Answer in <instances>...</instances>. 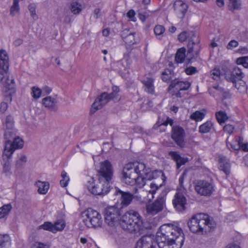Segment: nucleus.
I'll return each instance as SVG.
<instances>
[{
  "label": "nucleus",
  "instance_id": "f257e3e1",
  "mask_svg": "<svg viewBox=\"0 0 248 248\" xmlns=\"http://www.w3.org/2000/svg\"><path fill=\"white\" fill-rule=\"evenodd\" d=\"M156 242L149 235L141 237L137 242L135 248H181L185 237L182 230L170 224L161 226L156 234Z\"/></svg>",
  "mask_w": 248,
  "mask_h": 248
},
{
  "label": "nucleus",
  "instance_id": "f03ea898",
  "mask_svg": "<svg viewBox=\"0 0 248 248\" xmlns=\"http://www.w3.org/2000/svg\"><path fill=\"white\" fill-rule=\"evenodd\" d=\"M190 231L194 233L203 235L213 231L217 224L213 218L203 213L193 215L187 222Z\"/></svg>",
  "mask_w": 248,
  "mask_h": 248
},
{
  "label": "nucleus",
  "instance_id": "7ed1b4c3",
  "mask_svg": "<svg viewBox=\"0 0 248 248\" xmlns=\"http://www.w3.org/2000/svg\"><path fill=\"white\" fill-rule=\"evenodd\" d=\"M120 225L124 230L132 233L142 230V220L137 211L131 210L122 216Z\"/></svg>",
  "mask_w": 248,
  "mask_h": 248
},
{
  "label": "nucleus",
  "instance_id": "20e7f679",
  "mask_svg": "<svg viewBox=\"0 0 248 248\" xmlns=\"http://www.w3.org/2000/svg\"><path fill=\"white\" fill-rule=\"evenodd\" d=\"M83 221L89 228L101 227L103 224V219L101 214L93 208H89L82 213Z\"/></svg>",
  "mask_w": 248,
  "mask_h": 248
},
{
  "label": "nucleus",
  "instance_id": "39448f33",
  "mask_svg": "<svg viewBox=\"0 0 248 248\" xmlns=\"http://www.w3.org/2000/svg\"><path fill=\"white\" fill-rule=\"evenodd\" d=\"M89 191L95 196L103 197L107 195L111 189V186L105 182L98 181L95 182L93 178H91L86 184Z\"/></svg>",
  "mask_w": 248,
  "mask_h": 248
},
{
  "label": "nucleus",
  "instance_id": "423d86ee",
  "mask_svg": "<svg viewBox=\"0 0 248 248\" xmlns=\"http://www.w3.org/2000/svg\"><path fill=\"white\" fill-rule=\"evenodd\" d=\"M97 177L98 181L105 182L110 185L114 177V170L110 162L105 160L100 164Z\"/></svg>",
  "mask_w": 248,
  "mask_h": 248
},
{
  "label": "nucleus",
  "instance_id": "0eeeda50",
  "mask_svg": "<svg viewBox=\"0 0 248 248\" xmlns=\"http://www.w3.org/2000/svg\"><path fill=\"white\" fill-rule=\"evenodd\" d=\"M137 175H153V173L147 172L145 165L143 163H139L136 166L133 163L125 165L122 175L136 176Z\"/></svg>",
  "mask_w": 248,
  "mask_h": 248
},
{
  "label": "nucleus",
  "instance_id": "6e6552de",
  "mask_svg": "<svg viewBox=\"0 0 248 248\" xmlns=\"http://www.w3.org/2000/svg\"><path fill=\"white\" fill-rule=\"evenodd\" d=\"M196 192L200 195L210 197L215 191V186L212 180H199L197 181L194 185Z\"/></svg>",
  "mask_w": 248,
  "mask_h": 248
},
{
  "label": "nucleus",
  "instance_id": "1a4fd4ad",
  "mask_svg": "<svg viewBox=\"0 0 248 248\" xmlns=\"http://www.w3.org/2000/svg\"><path fill=\"white\" fill-rule=\"evenodd\" d=\"M121 209L114 206L108 207L104 211L105 221L110 226H114L120 221Z\"/></svg>",
  "mask_w": 248,
  "mask_h": 248
},
{
  "label": "nucleus",
  "instance_id": "9d476101",
  "mask_svg": "<svg viewBox=\"0 0 248 248\" xmlns=\"http://www.w3.org/2000/svg\"><path fill=\"white\" fill-rule=\"evenodd\" d=\"M154 178L153 175H137L136 176L122 175L121 177V180L125 184L136 185L139 188H142L145 185L147 180H151Z\"/></svg>",
  "mask_w": 248,
  "mask_h": 248
},
{
  "label": "nucleus",
  "instance_id": "9b49d317",
  "mask_svg": "<svg viewBox=\"0 0 248 248\" xmlns=\"http://www.w3.org/2000/svg\"><path fill=\"white\" fill-rule=\"evenodd\" d=\"M201 50L200 40L198 38L196 40L191 38L188 41L187 44V51L186 54V60L188 63L192 62L199 56Z\"/></svg>",
  "mask_w": 248,
  "mask_h": 248
},
{
  "label": "nucleus",
  "instance_id": "f8f14e48",
  "mask_svg": "<svg viewBox=\"0 0 248 248\" xmlns=\"http://www.w3.org/2000/svg\"><path fill=\"white\" fill-rule=\"evenodd\" d=\"M115 97H116V93H111L109 94L106 92L102 93L95 99L91 109V112L93 113L97 110L101 109L103 106Z\"/></svg>",
  "mask_w": 248,
  "mask_h": 248
},
{
  "label": "nucleus",
  "instance_id": "ddd939ff",
  "mask_svg": "<svg viewBox=\"0 0 248 248\" xmlns=\"http://www.w3.org/2000/svg\"><path fill=\"white\" fill-rule=\"evenodd\" d=\"M185 136V131L183 127L179 125H174L172 127L171 137L180 148L184 147L186 145Z\"/></svg>",
  "mask_w": 248,
  "mask_h": 248
},
{
  "label": "nucleus",
  "instance_id": "4468645a",
  "mask_svg": "<svg viewBox=\"0 0 248 248\" xmlns=\"http://www.w3.org/2000/svg\"><path fill=\"white\" fill-rule=\"evenodd\" d=\"M23 145V140L18 137H17L14 138L13 142L10 140L5 141L4 148L3 151H7V153H10V155H13L16 150L22 148Z\"/></svg>",
  "mask_w": 248,
  "mask_h": 248
},
{
  "label": "nucleus",
  "instance_id": "2eb2a0df",
  "mask_svg": "<svg viewBox=\"0 0 248 248\" xmlns=\"http://www.w3.org/2000/svg\"><path fill=\"white\" fill-rule=\"evenodd\" d=\"M165 202V197H158L153 203L147 206V213L152 215L156 214L163 209Z\"/></svg>",
  "mask_w": 248,
  "mask_h": 248
},
{
  "label": "nucleus",
  "instance_id": "dca6fc26",
  "mask_svg": "<svg viewBox=\"0 0 248 248\" xmlns=\"http://www.w3.org/2000/svg\"><path fill=\"white\" fill-rule=\"evenodd\" d=\"M121 36L125 44L129 46L137 43L138 38L136 37V33L129 29H124L120 33Z\"/></svg>",
  "mask_w": 248,
  "mask_h": 248
},
{
  "label": "nucleus",
  "instance_id": "f3484780",
  "mask_svg": "<svg viewBox=\"0 0 248 248\" xmlns=\"http://www.w3.org/2000/svg\"><path fill=\"white\" fill-rule=\"evenodd\" d=\"M174 207L179 212H182L186 209V199L182 193L177 192L172 201Z\"/></svg>",
  "mask_w": 248,
  "mask_h": 248
},
{
  "label": "nucleus",
  "instance_id": "a211bd4d",
  "mask_svg": "<svg viewBox=\"0 0 248 248\" xmlns=\"http://www.w3.org/2000/svg\"><path fill=\"white\" fill-rule=\"evenodd\" d=\"M7 151H3L2 155V162L1 165L2 166V171L6 175H10L12 173L11 170V163L12 155L10 153H7Z\"/></svg>",
  "mask_w": 248,
  "mask_h": 248
},
{
  "label": "nucleus",
  "instance_id": "6ab92c4d",
  "mask_svg": "<svg viewBox=\"0 0 248 248\" xmlns=\"http://www.w3.org/2000/svg\"><path fill=\"white\" fill-rule=\"evenodd\" d=\"M244 77V73L238 67H234L230 73L225 74L226 80L232 83H235L237 80H242Z\"/></svg>",
  "mask_w": 248,
  "mask_h": 248
},
{
  "label": "nucleus",
  "instance_id": "aec40b11",
  "mask_svg": "<svg viewBox=\"0 0 248 248\" xmlns=\"http://www.w3.org/2000/svg\"><path fill=\"white\" fill-rule=\"evenodd\" d=\"M144 91L146 93L153 94L155 93V78L152 76H144L141 79Z\"/></svg>",
  "mask_w": 248,
  "mask_h": 248
},
{
  "label": "nucleus",
  "instance_id": "412c9836",
  "mask_svg": "<svg viewBox=\"0 0 248 248\" xmlns=\"http://www.w3.org/2000/svg\"><path fill=\"white\" fill-rule=\"evenodd\" d=\"M9 68V58L6 51L0 50V81L1 80L2 74Z\"/></svg>",
  "mask_w": 248,
  "mask_h": 248
},
{
  "label": "nucleus",
  "instance_id": "4be33fe9",
  "mask_svg": "<svg viewBox=\"0 0 248 248\" xmlns=\"http://www.w3.org/2000/svg\"><path fill=\"white\" fill-rule=\"evenodd\" d=\"M114 195L120 197L122 200L121 204L123 206L128 205L134 198L133 195L131 193L123 191L118 188H115Z\"/></svg>",
  "mask_w": 248,
  "mask_h": 248
},
{
  "label": "nucleus",
  "instance_id": "5701e85b",
  "mask_svg": "<svg viewBox=\"0 0 248 248\" xmlns=\"http://www.w3.org/2000/svg\"><path fill=\"white\" fill-rule=\"evenodd\" d=\"M190 83L187 81H181L178 78L172 80L168 87V90H171L173 88L179 91H186L189 89Z\"/></svg>",
  "mask_w": 248,
  "mask_h": 248
},
{
  "label": "nucleus",
  "instance_id": "b1692460",
  "mask_svg": "<svg viewBox=\"0 0 248 248\" xmlns=\"http://www.w3.org/2000/svg\"><path fill=\"white\" fill-rule=\"evenodd\" d=\"M175 13L181 18H183L187 12L188 5L182 0H176L173 4Z\"/></svg>",
  "mask_w": 248,
  "mask_h": 248
},
{
  "label": "nucleus",
  "instance_id": "393cba45",
  "mask_svg": "<svg viewBox=\"0 0 248 248\" xmlns=\"http://www.w3.org/2000/svg\"><path fill=\"white\" fill-rule=\"evenodd\" d=\"M168 155L171 159L176 162L177 169H179L181 166L185 165L188 160L187 158L182 157L177 151H170Z\"/></svg>",
  "mask_w": 248,
  "mask_h": 248
},
{
  "label": "nucleus",
  "instance_id": "a878e982",
  "mask_svg": "<svg viewBox=\"0 0 248 248\" xmlns=\"http://www.w3.org/2000/svg\"><path fill=\"white\" fill-rule=\"evenodd\" d=\"M7 71L2 74L1 80L0 81V85H3L8 90L13 89L15 86V80L12 76H7Z\"/></svg>",
  "mask_w": 248,
  "mask_h": 248
},
{
  "label": "nucleus",
  "instance_id": "bb28decb",
  "mask_svg": "<svg viewBox=\"0 0 248 248\" xmlns=\"http://www.w3.org/2000/svg\"><path fill=\"white\" fill-rule=\"evenodd\" d=\"M219 168L227 176L230 173L231 164L230 161L226 157L224 156H219Z\"/></svg>",
  "mask_w": 248,
  "mask_h": 248
},
{
  "label": "nucleus",
  "instance_id": "cd10ccee",
  "mask_svg": "<svg viewBox=\"0 0 248 248\" xmlns=\"http://www.w3.org/2000/svg\"><path fill=\"white\" fill-rule=\"evenodd\" d=\"M42 103L45 107L48 108L52 110L56 111L57 109L56 107L57 101L55 98L51 96H47L43 98Z\"/></svg>",
  "mask_w": 248,
  "mask_h": 248
},
{
  "label": "nucleus",
  "instance_id": "c85d7f7f",
  "mask_svg": "<svg viewBox=\"0 0 248 248\" xmlns=\"http://www.w3.org/2000/svg\"><path fill=\"white\" fill-rule=\"evenodd\" d=\"M243 141V139L242 138L236 137L232 142H227V146L230 150H238L241 148V145Z\"/></svg>",
  "mask_w": 248,
  "mask_h": 248
},
{
  "label": "nucleus",
  "instance_id": "c756f323",
  "mask_svg": "<svg viewBox=\"0 0 248 248\" xmlns=\"http://www.w3.org/2000/svg\"><path fill=\"white\" fill-rule=\"evenodd\" d=\"M186 49L183 47L177 49L175 54V61L176 63H182L184 62L186 56Z\"/></svg>",
  "mask_w": 248,
  "mask_h": 248
},
{
  "label": "nucleus",
  "instance_id": "7c9ffc66",
  "mask_svg": "<svg viewBox=\"0 0 248 248\" xmlns=\"http://www.w3.org/2000/svg\"><path fill=\"white\" fill-rule=\"evenodd\" d=\"M228 9L233 12L235 10H239L241 9L242 4L241 0H228Z\"/></svg>",
  "mask_w": 248,
  "mask_h": 248
},
{
  "label": "nucleus",
  "instance_id": "2f4dec72",
  "mask_svg": "<svg viewBox=\"0 0 248 248\" xmlns=\"http://www.w3.org/2000/svg\"><path fill=\"white\" fill-rule=\"evenodd\" d=\"M36 186L38 187V192L41 194H46L49 187V184L47 182H42L38 181L36 182Z\"/></svg>",
  "mask_w": 248,
  "mask_h": 248
},
{
  "label": "nucleus",
  "instance_id": "473e14b6",
  "mask_svg": "<svg viewBox=\"0 0 248 248\" xmlns=\"http://www.w3.org/2000/svg\"><path fill=\"white\" fill-rule=\"evenodd\" d=\"M174 76V73L172 70L167 69L162 72L161 79L165 82H170Z\"/></svg>",
  "mask_w": 248,
  "mask_h": 248
},
{
  "label": "nucleus",
  "instance_id": "72a5a7b5",
  "mask_svg": "<svg viewBox=\"0 0 248 248\" xmlns=\"http://www.w3.org/2000/svg\"><path fill=\"white\" fill-rule=\"evenodd\" d=\"M118 71L121 72L127 71L130 68V63L127 59H122L116 63Z\"/></svg>",
  "mask_w": 248,
  "mask_h": 248
},
{
  "label": "nucleus",
  "instance_id": "f704fd0d",
  "mask_svg": "<svg viewBox=\"0 0 248 248\" xmlns=\"http://www.w3.org/2000/svg\"><path fill=\"white\" fill-rule=\"evenodd\" d=\"M10 237L8 234H0V248L10 247L11 245Z\"/></svg>",
  "mask_w": 248,
  "mask_h": 248
},
{
  "label": "nucleus",
  "instance_id": "c9c22d12",
  "mask_svg": "<svg viewBox=\"0 0 248 248\" xmlns=\"http://www.w3.org/2000/svg\"><path fill=\"white\" fill-rule=\"evenodd\" d=\"M213 126L211 121H207L199 126V132L202 134L209 133Z\"/></svg>",
  "mask_w": 248,
  "mask_h": 248
},
{
  "label": "nucleus",
  "instance_id": "e433bc0d",
  "mask_svg": "<svg viewBox=\"0 0 248 248\" xmlns=\"http://www.w3.org/2000/svg\"><path fill=\"white\" fill-rule=\"evenodd\" d=\"M233 84L240 93H244L246 92L247 86L244 81L242 80H237L235 83H233Z\"/></svg>",
  "mask_w": 248,
  "mask_h": 248
},
{
  "label": "nucleus",
  "instance_id": "4c0bfd02",
  "mask_svg": "<svg viewBox=\"0 0 248 248\" xmlns=\"http://www.w3.org/2000/svg\"><path fill=\"white\" fill-rule=\"evenodd\" d=\"M54 226L53 224L51 222L46 221L43 224L39 225L37 227V230L43 229L44 230L48 231L54 233Z\"/></svg>",
  "mask_w": 248,
  "mask_h": 248
},
{
  "label": "nucleus",
  "instance_id": "58836bf2",
  "mask_svg": "<svg viewBox=\"0 0 248 248\" xmlns=\"http://www.w3.org/2000/svg\"><path fill=\"white\" fill-rule=\"evenodd\" d=\"M216 116L218 122L220 124L224 123L228 119L226 113L223 111L217 112L216 113Z\"/></svg>",
  "mask_w": 248,
  "mask_h": 248
},
{
  "label": "nucleus",
  "instance_id": "ea45409f",
  "mask_svg": "<svg viewBox=\"0 0 248 248\" xmlns=\"http://www.w3.org/2000/svg\"><path fill=\"white\" fill-rule=\"evenodd\" d=\"M205 114L201 111H196L192 113L190 116L191 120H195L196 122L202 121L204 117Z\"/></svg>",
  "mask_w": 248,
  "mask_h": 248
},
{
  "label": "nucleus",
  "instance_id": "a19ab883",
  "mask_svg": "<svg viewBox=\"0 0 248 248\" xmlns=\"http://www.w3.org/2000/svg\"><path fill=\"white\" fill-rule=\"evenodd\" d=\"M165 31V28L162 25H156L154 28V32L158 39H161L162 34Z\"/></svg>",
  "mask_w": 248,
  "mask_h": 248
},
{
  "label": "nucleus",
  "instance_id": "79ce46f5",
  "mask_svg": "<svg viewBox=\"0 0 248 248\" xmlns=\"http://www.w3.org/2000/svg\"><path fill=\"white\" fill-rule=\"evenodd\" d=\"M10 204L4 205L0 208V218H3L5 216L7 215L11 209Z\"/></svg>",
  "mask_w": 248,
  "mask_h": 248
},
{
  "label": "nucleus",
  "instance_id": "37998d69",
  "mask_svg": "<svg viewBox=\"0 0 248 248\" xmlns=\"http://www.w3.org/2000/svg\"><path fill=\"white\" fill-rule=\"evenodd\" d=\"M54 233H56L58 231H61L64 228L65 224L62 220H58L53 224Z\"/></svg>",
  "mask_w": 248,
  "mask_h": 248
},
{
  "label": "nucleus",
  "instance_id": "c03bdc74",
  "mask_svg": "<svg viewBox=\"0 0 248 248\" xmlns=\"http://www.w3.org/2000/svg\"><path fill=\"white\" fill-rule=\"evenodd\" d=\"M81 5L79 3L74 2L71 4V10L74 14H79L81 11Z\"/></svg>",
  "mask_w": 248,
  "mask_h": 248
},
{
  "label": "nucleus",
  "instance_id": "a18cd8bd",
  "mask_svg": "<svg viewBox=\"0 0 248 248\" xmlns=\"http://www.w3.org/2000/svg\"><path fill=\"white\" fill-rule=\"evenodd\" d=\"M19 1H13V4L10 8V14L14 16L19 11Z\"/></svg>",
  "mask_w": 248,
  "mask_h": 248
},
{
  "label": "nucleus",
  "instance_id": "49530a36",
  "mask_svg": "<svg viewBox=\"0 0 248 248\" xmlns=\"http://www.w3.org/2000/svg\"><path fill=\"white\" fill-rule=\"evenodd\" d=\"M237 64L242 65L244 67L248 68V56L238 58L236 60Z\"/></svg>",
  "mask_w": 248,
  "mask_h": 248
},
{
  "label": "nucleus",
  "instance_id": "de8ad7c7",
  "mask_svg": "<svg viewBox=\"0 0 248 248\" xmlns=\"http://www.w3.org/2000/svg\"><path fill=\"white\" fill-rule=\"evenodd\" d=\"M42 93V91L38 87H33L31 88L32 97L35 99H37L41 96Z\"/></svg>",
  "mask_w": 248,
  "mask_h": 248
},
{
  "label": "nucleus",
  "instance_id": "09e8293b",
  "mask_svg": "<svg viewBox=\"0 0 248 248\" xmlns=\"http://www.w3.org/2000/svg\"><path fill=\"white\" fill-rule=\"evenodd\" d=\"M15 133L14 131L12 128L10 129H7V130L5 131L4 133V138L6 140H11V139L14 140V138H16L15 137Z\"/></svg>",
  "mask_w": 248,
  "mask_h": 248
},
{
  "label": "nucleus",
  "instance_id": "8fccbe9b",
  "mask_svg": "<svg viewBox=\"0 0 248 248\" xmlns=\"http://www.w3.org/2000/svg\"><path fill=\"white\" fill-rule=\"evenodd\" d=\"M220 71L219 69L215 68L210 71V76L214 80L219 79Z\"/></svg>",
  "mask_w": 248,
  "mask_h": 248
},
{
  "label": "nucleus",
  "instance_id": "3c124183",
  "mask_svg": "<svg viewBox=\"0 0 248 248\" xmlns=\"http://www.w3.org/2000/svg\"><path fill=\"white\" fill-rule=\"evenodd\" d=\"M29 10L31 13V17L33 19L37 18V16L36 14V5L34 3H31L29 4L28 6Z\"/></svg>",
  "mask_w": 248,
  "mask_h": 248
},
{
  "label": "nucleus",
  "instance_id": "603ef678",
  "mask_svg": "<svg viewBox=\"0 0 248 248\" xmlns=\"http://www.w3.org/2000/svg\"><path fill=\"white\" fill-rule=\"evenodd\" d=\"M13 123L14 120L13 117L10 115L7 116L5 122V124L6 127V128H12L13 127Z\"/></svg>",
  "mask_w": 248,
  "mask_h": 248
},
{
  "label": "nucleus",
  "instance_id": "864d4df0",
  "mask_svg": "<svg viewBox=\"0 0 248 248\" xmlns=\"http://www.w3.org/2000/svg\"><path fill=\"white\" fill-rule=\"evenodd\" d=\"M27 162V157L24 155H21L18 159L16 160V166L18 167Z\"/></svg>",
  "mask_w": 248,
  "mask_h": 248
},
{
  "label": "nucleus",
  "instance_id": "5fc2aeb1",
  "mask_svg": "<svg viewBox=\"0 0 248 248\" xmlns=\"http://www.w3.org/2000/svg\"><path fill=\"white\" fill-rule=\"evenodd\" d=\"M185 71L187 75H192L197 73L198 72V70L195 67L189 66L186 68Z\"/></svg>",
  "mask_w": 248,
  "mask_h": 248
},
{
  "label": "nucleus",
  "instance_id": "6e6d98bb",
  "mask_svg": "<svg viewBox=\"0 0 248 248\" xmlns=\"http://www.w3.org/2000/svg\"><path fill=\"white\" fill-rule=\"evenodd\" d=\"M188 37L189 35H188L187 32L183 31L179 34L178 38L180 42H183L185 41Z\"/></svg>",
  "mask_w": 248,
  "mask_h": 248
},
{
  "label": "nucleus",
  "instance_id": "4d7b16f0",
  "mask_svg": "<svg viewBox=\"0 0 248 248\" xmlns=\"http://www.w3.org/2000/svg\"><path fill=\"white\" fill-rule=\"evenodd\" d=\"M221 89V88H219L218 85H216L209 88L208 91L210 94L215 96L216 92L220 91Z\"/></svg>",
  "mask_w": 248,
  "mask_h": 248
},
{
  "label": "nucleus",
  "instance_id": "13d9d810",
  "mask_svg": "<svg viewBox=\"0 0 248 248\" xmlns=\"http://www.w3.org/2000/svg\"><path fill=\"white\" fill-rule=\"evenodd\" d=\"M239 45L238 42L235 40H232L229 42L227 46V48L228 49H232V48L238 46Z\"/></svg>",
  "mask_w": 248,
  "mask_h": 248
},
{
  "label": "nucleus",
  "instance_id": "bf43d9fd",
  "mask_svg": "<svg viewBox=\"0 0 248 248\" xmlns=\"http://www.w3.org/2000/svg\"><path fill=\"white\" fill-rule=\"evenodd\" d=\"M234 126L231 124H226L224 126L223 130L224 132H227L229 134L232 133L234 130Z\"/></svg>",
  "mask_w": 248,
  "mask_h": 248
},
{
  "label": "nucleus",
  "instance_id": "052dcab7",
  "mask_svg": "<svg viewBox=\"0 0 248 248\" xmlns=\"http://www.w3.org/2000/svg\"><path fill=\"white\" fill-rule=\"evenodd\" d=\"M173 123H174V121H173V119H172L171 118H170L169 117H167L166 121L164 123H163L159 125V126H161L162 125L167 126V125L169 124L172 127Z\"/></svg>",
  "mask_w": 248,
  "mask_h": 248
},
{
  "label": "nucleus",
  "instance_id": "680f3d73",
  "mask_svg": "<svg viewBox=\"0 0 248 248\" xmlns=\"http://www.w3.org/2000/svg\"><path fill=\"white\" fill-rule=\"evenodd\" d=\"M135 13L134 10H130L127 13V16L129 18V19L133 21H135L136 17H135Z\"/></svg>",
  "mask_w": 248,
  "mask_h": 248
},
{
  "label": "nucleus",
  "instance_id": "e2e57ef3",
  "mask_svg": "<svg viewBox=\"0 0 248 248\" xmlns=\"http://www.w3.org/2000/svg\"><path fill=\"white\" fill-rule=\"evenodd\" d=\"M186 176V172H184L180 176L179 179V184L181 187H183V183L185 178Z\"/></svg>",
  "mask_w": 248,
  "mask_h": 248
},
{
  "label": "nucleus",
  "instance_id": "0e129e2a",
  "mask_svg": "<svg viewBox=\"0 0 248 248\" xmlns=\"http://www.w3.org/2000/svg\"><path fill=\"white\" fill-rule=\"evenodd\" d=\"M8 108V105L6 103L2 102L0 105V112H4Z\"/></svg>",
  "mask_w": 248,
  "mask_h": 248
},
{
  "label": "nucleus",
  "instance_id": "69168bd1",
  "mask_svg": "<svg viewBox=\"0 0 248 248\" xmlns=\"http://www.w3.org/2000/svg\"><path fill=\"white\" fill-rule=\"evenodd\" d=\"M23 42V41L22 39L17 38L14 41L13 44L16 46H18L21 44H22Z\"/></svg>",
  "mask_w": 248,
  "mask_h": 248
},
{
  "label": "nucleus",
  "instance_id": "338daca9",
  "mask_svg": "<svg viewBox=\"0 0 248 248\" xmlns=\"http://www.w3.org/2000/svg\"><path fill=\"white\" fill-rule=\"evenodd\" d=\"M238 51L242 54H246L248 53V49L246 47H240L238 49Z\"/></svg>",
  "mask_w": 248,
  "mask_h": 248
},
{
  "label": "nucleus",
  "instance_id": "774afa93",
  "mask_svg": "<svg viewBox=\"0 0 248 248\" xmlns=\"http://www.w3.org/2000/svg\"><path fill=\"white\" fill-rule=\"evenodd\" d=\"M69 181V178H67V179H62L60 181V185L62 187H66L67 185L68 181Z\"/></svg>",
  "mask_w": 248,
  "mask_h": 248
}]
</instances>
